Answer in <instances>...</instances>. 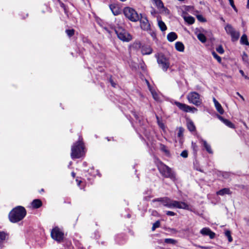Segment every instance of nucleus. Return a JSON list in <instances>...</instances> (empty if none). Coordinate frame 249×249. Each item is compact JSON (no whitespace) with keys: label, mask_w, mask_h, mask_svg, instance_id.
I'll list each match as a JSON object with an SVG mask.
<instances>
[{"label":"nucleus","mask_w":249,"mask_h":249,"mask_svg":"<svg viewBox=\"0 0 249 249\" xmlns=\"http://www.w3.org/2000/svg\"><path fill=\"white\" fill-rule=\"evenodd\" d=\"M26 214L25 209L20 206H17L9 213V219L12 223H17L22 220Z\"/></svg>","instance_id":"nucleus-1"},{"label":"nucleus","mask_w":249,"mask_h":249,"mask_svg":"<svg viewBox=\"0 0 249 249\" xmlns=\"http://www.w3.org/2000/svg\"><path fill=\"white\" fill-rule=\"evenodd\" d=\"M85 154L84 146L82 140L79 138L71 147V157L72 159H78Z\"/></svg>","instance_id":"nucleus-2"},{"label":"nucleus","mask_w":249,"mask_h":249,"mask_svg":"<svg viewBox=\"0 0 249 249\" xmlns=\"http://www.w3.org/2000/svg\"><path fill=\"white\" fill-rule=\"evenodd\" d=\"M158 168L159 172L162 176L166 178H169L173 181L176 180V175L172 170L171 168L163 164L162 162H160L158 164Z\"/></svg>","instance_id":"nucleus-3"},{"label":"nucleus","mask_w":249,"mask_h":249,"mask_svg":"<svg viewBox=\"0 0 249 249\" xmlns=\"http://www.w3.org/2000/svg\"><path fill=\"white\" fill-rule=\"evenodd\" d=\"M124 14L126 18L132 22H136L140 19V17L137 12L134 9L130 7L124 8Z\"/></svg>","instance_id":"nucleus-4"},{"label":"nucleus","mask_w":249,"mask_h":249,"mask_svg":"<svg viewBox=\"0 0 249 249\" xmlns=\"http://www.w3.org/2000/svg\"><path fill=\"white\" fill-rule=\"evenodd\" d=\"M115 32L118 37L124 42H129L132 39V36L125 30L122 27H117Z\"/></svg>","instance_id":"nucleus-5"},{"label":"nucleus","mask_w":249,"mask_h":249,"mask_svg":"<svg viewBox=\"0 0 249 249\" xmlns=\"http://www.w3.org/2000/svg\"><path fill=\"white\" fill-rule=\"evenodd\" d=\"M187 98L190 103H192L196 106L200 105L202 101L200 98V95L196 92H190Z\"/></svg>","instance_id":"nucleus-6"},{"label":"nucleus","mask_w":249,"mask_h":249,"mask_svg":"<svg viewBox=\"0 0 249 249\" xmlns=\"http://www.w3.org/2000/svg\"><path fill=\"white\" fill-rule=\"evenodd\" d=\"M225 29L226 33L231 36L232 41H236L239 39L240 36L239 32L235 30L231 25L227 24L225 26Z\"/></svg>","instance_id":"nucleus-7"},{"label":"nucleus","mask_w":249,"mask_h":249,"mask_svg":"<svg viewBox=\"0 0 249 249\" xmlns=\"http://www.w3.org/2000/svg\"><path fill=\"white\" fill-rule=\"evenodd\" d=\"M157 62L164 71H166L170 66L169 60L162 54H159L157 57Z\"/></svg>","instance_id":"nucleus-8"},{"label":"nucleus","mask_w":249,"mask_h":249,"mask_svg":"<svg viewBox=\"0 0 249 249\" xmlns=\"http://www.w3.org/2000/svg\"><path fill=\"white\" fill-rule=\"evenodd\" d=\"M51 236L54 240L60 242L63 238L64 233L59 228L55 227L51 231Z\"/></svg>","instance_id":"nucleus-9"},{"label":"nucleus","mask_w":249,"mask_h":249,"mask_svg":"<svg viewBox=\"0 0 249 249\" xmlns=\"http://www.w3.org/2000/svg\"><path fill=\"white\" fill-rule=\"evenodd\" d=\"M175 104L181 110L188 112H196L197 109L195 107H191L186 104L179 103L178 102H175Z\"/></svg>","instance_id":"nucleus-10"},{"label":"nucleus","mask_w":249,"mask_h":249,"mask_svg":"<svg viewBox=\"0 0 249 249\" xmlns=\"http://www.w3.org/2000/svg\"><path fill=\"white\" fill-rule=\"evenodd\" d=\"M173 208L188 209L189 206L184 202L173 200Z\"/></svg>","instance_id":"nucleus-11"},{"label":"nucleus","mask_w":249,"mask_h":249,"mask_svg":"<svg viewBox=\"0 0 249 249\" xmlns=\"http://www.w3.org/2000/svg\"><path fill=\"white\" fill-rule=\"evenodd\" d=\"M200 233L203 235H208L211 239H213L215 237V233L213 232L208 228H204L200 231Z\"/></svg>","instance_id":"nucleus-12"},{"label":"nucleus","mask_w":249,"mask_h":249,"mask_svg":"<svg viewBox=\"0 0 249 249\" xmlns=\"http://www.w3.org/2000/svg\"><path fill=\"white\" fill-rule=\"evenodd\" d=\"M140 26L143 30H148L150 29V24L146 18H142L140 19Z\"/></svg>","instance_id":"nucleus-13"},{"label":"nucleus","mask_w":249,"mask_h":249,"mask_svg":"<svg viewBox=\"0 0 249 249\" xmlns=\"http://www.w3.org/2000/svg\"><path fill=\"white\" fill-rule=\"evenodd\" d=\"M201 143L205 147L206 151L210 154H213V152L211 148V145L204 140L201 139L200 140Z\"/></svg>","instance_id":"nucleus-14"},{"label":"nucleus","mask_w":249,"mask_h":249,"mask_svg":"<svg viewBox=\"0 0 249 249\" xmlns=\"http://www.w3.org/2000/svg\"><path fill=\"white\" fill-rule=\"evenodd\" d=\"M218 118L220 120H221L224 124H225L228 127L231 128H235L234 125L229 120L224 119L223 117L221 116H218Z\"/></svg>","instance_id":"nucleus-15"},{"label":"nucleus","mask_w":249,"mask_h":249,"mask_svg":"<svg viewBox=\"0 0 249 249\" xmlns=\"http://www.w3.org/2000/svg\"><path fill=\"white\" fill-rule=\"evenodd\" d=\"M152 52V49L149 46H142L141 48V53L143 55L150 54Z\"/></svg>","instance_id":"nucleus-16"},{"label":"nucleus","mask_w":249,"mask_h":249,"mask_svg":"<svg viewBox=\"0 0 249 249\" xmlns=\"http://www.w3.org/2000/svg\"><path fill=\"white\" fill-rule=\"evenodd\" d=\"M158 24L161 31H165L167 29V27L163 21H162L160 18H158Z\"/></svg>","instance_id":"nucleus-17"},{"label":"nucleus","mask_w":249,"mask_h":249,"mask_svg":"<svg viewBox=\"0 0 249 249\" xmlns=\"http://www.w3.org/2000/svg\"><path fill=\"white\" fill-rule=\"evenodd\" d=\"M178 37L177 34L175 32H171L167 36V38L170 42H172L175 40Z\"/></svg>","instance_id":"nucleus-18"},{"label":"nucleus","mask_w":249,"mask_h":249,"mask_svg":"<svg viewBox=\"0 0 249 249\" xmlns=\"http://www.w3.org/2000/svg\"><path fill=\"white\" fill-rule=\"evenodd\" d=\"M231 194V192L229 188H223L219 191L217 192L216 194L220 196H224V195L228 194L230 195Z\"/></svg>","instance_id":"nucleus-19"},{"label":"nucleus","mask_w":249,"mask_h":249,"mask_svg":"<svg viewBox=\"0 0 249 249\" xmlns=\"http://www.w3.org/2000/svg\"><path fill=\"white\" fill-rule=\"evenodd\" d=\"M176 49L179 52H183L184 50V46L183 44L181 42H177L175 44Z\"/></svg>","instance_id":"nucleus-20"},{"label":"nucleus","mask_w":249,"mask_h":249,"mask_svg":"<svg viewBox=\"0 0 249 249\" xmlns=\"http://www.w3.org/2000/svg\"><path fill=\"white\" fill-rule=\"evenodd\" d=\"M184 131V129L182 127H179L178 128V132L177 134L178 137L179 138L180 142H182V139L183 137V133Z\"/></svg>","instance_id":"nucleus-21"},{"label":"nucleus","mask_w":249,"mask_h":249,"mask_svg":"<svg viewBox=\"0 0 249 249\" xmlns=\"http://www.w3.org/2000/svg\"><path fill=\"white\" fill-rule=\"evenodd\" d=\"M42 205V202L39 199H35L32 203V206L34 208H38Z\"/></svg>","instance_id":"nucleus-22"},{"label":"nucleus","mask_w":249,"mask_h":249,"mask_svg":"<svg viewBox=\"0 0 249 249\" xmlns=\"http://www.w3.org/2000/svg\"><path fill=\"white\" fill-rule=\"evenodd\" d=\"M240 43L243 45L247 46L249 45V42L248 41V37L246 35L244 34L242 36L240 39Z\"/></svg>","instance_id":"nucleus-23"},{"label":"nucleus","mask_w":249,"mask_h":249,"mask_svg":"<svg viewBox=\"0 0 249 249\" xmlns=\"http://www.w3.org/2000/svg\"><path fill=\"white\" fill-rule=\"evenodd\" d=\"M187 127L189 131L191 132L194 131L196 130L195 125L192 121H189L188 122Z\"/></svg>","instance_id":"nucleus-24"},{"label":"nucleus","mask_w":249,"mask_h":249,"mask_svg":"<svg viewBox=\"0 0 249 249\" xmlns=\"http://www.w3.org/2000/svg\"><path fill=\"white\" fill-rule=\"evenodd\" d=\"M110 8L114 15H118L120 14V11L114 5H110Z\"/></svg>","instance_id":"nucleus-25"},{"label":"nucleus","mask_w":249,"mask_h":249,"mask_svg":"<svg viewBox=\"0 0 249 249\" xmlns=\"http://www.w3.org/2000/svg\"><path fill=\"white\" fill-rule=\"evenodd\" d=\"M184 19L189 24H192L195 22V18L191 16L185 17Z\"/></svg>","instance_id":"nucleus-26"},{"label":"nucleus","mask_w":249,"mask_h":249,"mask_svg":"<svg viewBox=\"0 0 249 249\" xmlns=\"http://www.w3.org/2000/svg\"><path fill=\"white\" fill-rule=\"evenodd\" d=\"M167 200H168V197H160V198L154 199L152 200V201L153 202H157V201L160 202L162 203L163 206H164L165 203V202H166V201H167Z\"/></svg>","instance_id":"nucleus-27"},{"label":"nucleus","mask_w":249,"mask_h":249,"mask_svg":"<svg viewBox=\"0 0 249 249\" xmlns=\"http://www.w3.org/2000/svg\"><path fill=\"white\" fill-rule=\"evenodd\" d=\"M197 38L202 43L206 41V37L203 34L199 33L197 35Z\"/></svg>","instance_id":"nucleus-28"},{"label":"nucleus","mask_w":249,"mask_h":249,"mask_svg":"<svg viewBox=\"0 0 249 249\" xmlns=\"http://www.w3.org/2000/svg\"><path fill=\"white\" fill-rule=\"evenodd\" d=\"M164 206L167 207L169 208H173V200L168 197V200L165 202Z\"/></svg>","instance_id":"nucleus-29"},{"label":"nucleus","mask_w":249,"mask_h":249,"mask_svg":"<svg viewBox=\"0 0 249 249\" xmlns=\"http://www.w3.org/2000/svg\"><path fill=\"white\" fill-rule=\"evenodd\" d=\"M215 107L217 110V111L221 114H223L224 110L221 106V105L218 103L214 105Z\"/></svg>","instance_id":"nucleus-30"},{"label":"nucleus","mask_w":249,"mask_h":249,"mask_svg":"<svg viewBox=\"0 0 249 249\" xmlns=\"http://www.w3.org/2000/svg\"><path fill=\"white\" fill-rule=\"evenodd\" d=\"M156 4V6L158 8H162L163 7V4L161 0H153Z\"/></svg>","instance_id":"nucleus-31"},{"label":"nucleus","mask_w":249,"mask_h":249,"mask_svg":"<svg viewBox=\"0 0 249 249\" xmlns=\"http://www.w3.org/2000/svg\"><path fill=\"white\" fill-rule=\"evenodd\" d=\"M164 242L167 244H175L177 243V241L171 238H166L164 240Z\"/></svg>","instance_id":"nucleus-32"},{"label":"nucleus","mask_w":249,"mask_h":249,"mask_svg":"<svg viewBox=\"0 0 249 249\" xmlns=\"http://www.w3.org/2000/svg\"><path fill=\"white\" fill-rule=\"evenodd\" d=\"M212 53L213 57L216 59L219 63L221 62V58L215 52L213 51Z\"/></svg>","instance_id":"nucleus-33"},{"label":"nucleus","mask_w":249,"mask_h":249,"mask_svg":"<svg viewBox=\"0 0 249 249\" xmlns=\"http://www.w3.org/2000/svg\"><path fill=\"white\" fill-rule=\"evenodd\" d=\"M160 223L159 220L157 221L155 223L153 224V226L152 227V230L153 231H155L156 228H159L160 226Z\"/></svg>","instance_id":"nucleus-34"},{"label":"nucleus","mask_w":249,"mask_h":249,"mask_svg":"<svg viewBox=\"0 0 249 249\" xmlns=\"http://www.w3.org/2000/svg\"><path fill=\"white\" fill-rule=\"evenodd\" d=\"M225 235L228 237V241L229 242H231L232 241V238L231 235V232L230 231H226L225 232Z\"/></svg>","instance_id":"nucleus-35"},{"label":"nucleus","mask_w":249,"mask_h":249,"mask_svg":"<svg viewBox=\"0 0 249 249\" xmlns=\"http://www.w3.org/2000/svg\"><path fill=\"white\" fill-rule=\"evenodd\" d=\"M151 92L152 93L153 98L155 100L158 101L159 100V97L158 96V94L155 91L151 90Z\"/></svg>","instance_id":"nucleus-36"},{"label":"nucleus","mask_w":249,"mask_h":249,"mask_svg":"<svg viewBox=\"0 0 249 249\" xmlns=\"http://www.w3.org/2000/svg\"><path fill=\"white\" fill-rule=\"evenodd\" d=\"M216 50L218 53L220 54H223L224 53V50L221 45L218 46L216 48Z\"/></svg>","instance_id":"nucleus-37"},{"label":"nucleus","mask_w":249,"mask_h":249,"mask_svg":"<svg viewBox=\"0 0 249 249\" xmlns=\"http://www.w3.org/2000/svg\"><path fill=\"white\" fill-rule=\"evenodd\" d=\"M66 32L67 35L69 37H71V36H72L74 35V30L73 29L67 30L66 31Z\"/></svg>","instance_id":"nucleus-38"},{"label":"nucleus","mask_w":249,"mask_h":249,"mask_svg":"<svg viewBox=\"0 0 249 249\" xmlns=\"http://www.w3.org/2000/svg\"><path fill=\"white\" fill-rule=\"evenodd\" d=\"M197 19L201 22H205L206 21L205 19L203 18V17L201 15H198L196 16Z\"/></svg>","instance_id":"nucleus-39"},{"label":"nucleus","mask_w":249,"mask_h":249,"mask_svg":"<svg viewBox=\"0 0 249 249\" xmlns=\"http://www.w3.org/2000/svg\"><path fill=\"white\" fill-rule=\"evenodd\" d=\"M6 238V234L4 232L0 231V239L1 240H5Z\"/></svg>","instance_id":"nucleus-40"},{"label":"nucleus","mask_w":249,"mask_h":249,"mask_svg":"<svg viewBox=\"0 0 249 249\" xmlns=\"http://www.w3.org/2000/svg\"><path fill=\"white\" fill-rule=\"evenodd\" d=\"M192 147L193 150L196 152L197 150V145L196 143L192 142Z\"/></svg>","instance_id":"nucleus-41"},{"label":"nucleus","mask_w":249,"mask_h":249,"mask_svg":"<svg viewBox=\"0 0 249 249\" xmlns=\"http://www.w3.org/2000/svg\"><path fill=\"white\" fill-rule=\"evenodd\" d=\"M229 2L231 6L234 9L235 11H237L236 8L234 4L233 0H229Z\"/></svg>","instance_id":"nucleus-42"},{"label":"nucleus","mask_w":249,"mask_h":249,"mask_svg":"<svg viewBox=\"0 0 249 249\" xmlns=\"http://www.w3.org/2000/svg\"><path fill=\"white\" fill-rule=\"evenodd\" d=\"M180 155L183 158H187L188 157V152L186 150H184L181 152Z\"/></svg>","instance_id":"nucleus-43"},{"label":"nucleus","mask_w":249,"mask_h":249,"mask_svg":"<svg viewBox=\"0 0 249 249\" xmlns=\"http://www.w3.org/2000/svg\"><path fill=\"white\" fill-rule=\"evenodd\" d=\"M166 214L169 216H174L176 215V213L172 211H167Z\"/></svg>","instance_id":"nucleus-44"},{"label":"nucleus","mask_w":249,"mask_h":249,"mask_svg":"<svg viewBox=\"0 0 249 249\" xmlns=\"http://www.w3.org/2000/svg\"><path fill=\"white\" fill-rule=\"evenodd\" d=\"M109 82L113 87L115 88L116 87V83L113 81L111 77L109 78Z\"/></svg>","instance_id":"nucleus-45"},{"label":"nucleus","mask_w":249,"mask_h":249,"mask_svg":"<svg viewBox=\"0 0 249 249\" xmlns=\"http://www.w3.org/2000/svg\"><path fill=\"white\" fill-rule=\"evenodd\" d=\"M239 72L241 74V75L245 77V79H249V77L247 75H245L244 72L242 70H240Z\"/></svg>","instance_id":"nucleus-46"},{"label":"nucleus","mask_w":249,"mask_h":249,"mask_svg":"<svg viewBox=\"0 0 249 249\" xmlns=\"http://www.w3.org/2000/svg\"><path fill=\"white\" fill-rule=\"evenodd\" d=\"M237 94L242 99V100H245L244 98L239 92H237Z\"/></svg>","instance_id":"nucleus-47"},{"label":"nucleus","mask_w":249,"mask_h":249,"mask_svg":"<svg viewBox=\"0 0 249 249\" xmlns=\"http://www.w3.org/2000/svg\"><path fill=\"white\" fill-rule=\"evenodd\" d=\"M213 101L214 102V105L218 103V102L215 99V98H213Z\"/></svg>","instance_id":"nucleus-48"},{"label":"nucleus","mask_w":249,"mask_h":249,"mask_svg":"<svg viewBox=\"0 0 249 249\" xmlns=\"http://www.w3.org/2000/svg\"><path fill=\"white\" fill-rule=\"evenodd\" d=\"M158 123H159V125L160 126V127L163 128L164 125L162 123H160V122H159Z\"/></svg>","instance_id":"nucleus-49"},{"label":"nucleus","mask_w":249,"mask_h":249,"mask_svg":"<svg viewBox=\"0 0 249 249\" xmlns=\"http://www.w3.org/2000/svg\"><path fill=\"white\" fill-rule=\"evenodd\" d=\"M95 20H96V22H97L99 25H101V24H100V22H99V19H98V18H95Z\"/></svg>","instance_id":"nucleus-50"},{"label":"nucleus","mask_w":249,"mask_h":249,"mask_svg":"<svg viewBox=\"0 0 249 249\" xmlns=\"http://www.w3.org/2000/svg\"><path fill=\"white\" fill-rule=\"evenodd\" d=\"M247 7L249 9V0H248Z\"/></svg>","instance_id":"nucleus-51"},{"label":"nucleus","mask_w":249,"mask_h":249,"mask_svg":"<svg viewBox=\"0 0 249 249\" xmlns=\"http://www.w3.org/2000/svg\"><path fill=\"white\" fill-rule=\"evenodd\" d=\"M71 175L73 177V178H74L75 176V174L74 172H72L71 173Z\"/></svg>","instance_id":"nucleus-52"},{"label":"nucleus","mask_w":249,"mask_h":249,"mask_svg":"<svg viewBox=\"0 0 249 249\" xmlns=\"http://www.w3.org/2000/svg\"><path fill=\"white\" fill-rule=\"evenodd\" d=\"M156 118H157V119L158 120V122H159V117L158 116H156Z\"/></svg>","instance_id":"nucleus-53"},{"label":"nucleus","mask_w":249,"mask_h":249,"mask_svg":"<svg viewBox=\"0 0 249 249\" xmlns=\"http://www.w3.org/2000/svg\"><path fill=\"white\" fill-rule=\"evenodd\" d=\"M76 181H77L78 182V185H79V184H80V181H78V180H76Z\"/></svg>","instance_id":"nucleus-54"},{"label":"nucleus","mask_w":249,"mask_h":249,"mask_svg":"<svg viewBox=\"0 0 249 249\" xmlns=\"http://www.w3.org/2000/svg\"><path fill=\"white\" fill-rule=\"evenodd\" d=\"M127 216H128V217H130V215L128 214Z\"/></svg>","instance_id":"nucleus-55"},{"label":"nucleus","mask_w":249,"mask_h":249,"mask_svg":"<svg viewBox=\"0 0 249 249\" xmlns=\"http://www.w3.org/2000/svg\"><path fill=\"white\" fill-rule=\"evenodd\" d=\"M248 224L249 225V220H248Z\"/></svg>","instance_id":"nucleus-56"},{"label":"nucleus","mask_w":249,"mask_h":249,"mask_svg":"<svg viewBox=\"0 0 249 249\" xmlns=\"http://www.w3.org/2000/svg\"><path fill=\"white\" fill-rule=\"evenodd\" d=\"M201 249H205V248H204V247H201Z\"/></svg>","instance_id":"nucleus-57"}]
</instances>
